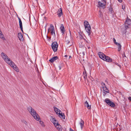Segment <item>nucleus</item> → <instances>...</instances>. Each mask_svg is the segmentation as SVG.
I'll use <instances>...</instances> for the list:
<instances>
[{
    "mask_svg": "<svg viewBox=\"0 0 131 131\" xmlns=\"http://www.w3.org/2000/svg\"><path fill=\"white\" fill-rule=\"evenodd\" d=\"M58 12H59V13L58 14L59 17H60L61 16L62 14V8H60V9L58 10Z\"/></svg>",
    "mask_w": 131,
    "mask_h": 131,
    "instance_id": "24",
    "label": "nucleus"
},
{
    "mask_svg": "<svg viewBox=\"0 0 131 131\" xmlns=\"http://www.w3.org/2000/svg\"><path fill=\"white\" fill-rule=\"evenodd\" d=\"M113 41H114V42L115 43V42H116V40H115V39L114 38L113 39Z\"/></svg>",
    "mask_w": 131,
    "mask_h": 131,
    "instance_id": "34",
    "label": "nucleus"
},
{
    "mask_svg": "<svg viewBox=\"0 0 131 131\" xmlns=\"http://www.w3.org/2000/svg\"><path fill=\"white\" fill-rule=\"evenodd\" d=\"M128 99L130 101H131V97L130 96L128 98Z\"/></svg>",
    "mask_w": 131,
    "mask_h": 131,
    "instance_id": "35",
    "label": "nucleus"
},
{
    "mask_svg": "<svg viewBox=\"0 0 131 131\" xmlns=\"http://www.w3.org/2000/svg\"><path fill=\"white\" fill-rule=\"evenodd\" d=\"M50 120L53 123L54 125L58 123V121L53 116H51Z\"/></svg>",
    "mask_w": 131,
    "mask_h": 131,
    "instance_id": "12",
    "label": "nucleus"
},
{
    "mask_svg": "<svg viewBox=\"0 0 131 131\" xmlns=\"http://www.w3.org/2000/svg\"><path fill=\"white\" fill-rule=\"evenodd\" d=\"M86 31L88 33V35H89L91 34V27L90 26L85 27Z\"/></svg>",
    "mask_w": 131,
    "mask_h": 131,
    "instance_id": "16",
    "label": "nucleus"
},
{
    "mask_svg": "<svg viewBox=\"0 0 131 131\" xmlns=\"http://www.w3.org/2000/svg\"><path fill=\"white\" fill-rule=\"evenodd\" d=\"M68 57V56L67 55H65L64 56V57Z\"/></svg>",
    "mask_w": 131,
    "mask_h": 131,
    "instance_id": "39",
    "label": "nucleus"
},
{
    "mask_svg": "<svg viewBox=\"0 0 131 131\" xmlns=\"http://www.w3.org/2000/svg\"><path fill=\"white\" fill-rule=\"evenodd\" d=\"M38 121H39L41 125L43 127H44L45 126V125L43 122L40 120L39 121V120Z\"/></svg>",
    "mask_w": 131,
    "mask_h": 131,
    "instance_id": "29",
    "label": "nucleus"
},
{
    "mask_svg": "<svg viewBox=\"0 0 131 131\" xmlns=\"http://www.w3.org/2000/svg\"><path fill=\"white\" fill-rule=\"evenodd\" d=\"M48 31L50 32L51 35H55L54 27L53 25H51L50 28L48 29Z\"/></svg>",
    "mask_w": 131,
    "mask_h": 131,
    "instance_id": "9",
    "label": "nucleus"
},
{
    "mask_svg": "<svg viewBox=\"0 0 131 131\" xmlns=\"http://www.w3.org/2000/svg\"><path fill=\"white\" fill-rule=\"evenodd\" d=\"M54 125L58 130L59 131H61L62 129L61 126L58 123L55 124Z\"/></svg>",
    "mask_w": 131,
    "mask_h": 131,
    "instance_id": "13",
    "label": "nucleus"
},
{
    "mask_svg": "<svg viewBox=\"0 0 131 131\" xmlns=\"http://www.w3.org/2000/svg\"><path fill=\"white\" fill-rule=\"evenodd\" d=\"M60 29L61 30V32L62 34H63L64 32V28L63 24L61 25V26L60 27Z\"/></svg>",
    "mask_w": 131,
    "mask_h": 131,
    "instance_id": "19",
    "label": "nucleus"
},
{
    "mask_svg": "<svg viewBox=\"0 0 131 131\" xmlns=\"http://www.w3.org/2000/svg\"><path fill=\"white\" fill-rule=\"evenodd\" d=\"M18 19H19V23L20 27H23L22 22L21 20V19H20V18H18Z\"/></svg>",
    "mask_w": 131,
    "mask_h": 131,
    "instance_id": "28",
    "label": "nucleus"
},
{
    "mask_svg": "<svg viewBox=\"0 0 131 131\" xmlns=\"http://www.w3.org/2000/svg\"><path fill=\"white\" fill-rule=\"evenodd\" d=\"M104 85H103L102 86V88L103 89V90L104 91L107 92V93H108L109 92V91L107 89V88L105 86V84L103 83Z\"/></svg>",
    "mask_w": 131,
    "mask_h": 131,
    "instance_id": "21",
    "label": "nucleus"
},
{
    "mask_svg": "<svg viewBox=\"0 0 131 131\" xmlns=\"http://www.w3.org/2000/svg\"><path fill=\"white\" fill-rule=\"evenodd\" d=\"M55 112H56V114L57 115L59 113L61 112L56 107H54Z\"/></svg>",
    "mask_w": 131,
    "mask_h": 131,
    "instance_id": "23",
    "label": "nucleus"
},
{
    "mask_svg": "<svg viewBox=\"0 0 131 131\" xmlns=\"http://www.w3.org/2000/svg\"><path fill=\"white\" fill-rule=\"evenodd\" d=\"M105 102L108 105L111 106V107H114L115 106V104L111 101L108 99H106L105 100Z\"/></svg>",
    "mask_w": 131,
    "mask_h": 131,
    "instance_id": "6",
    "label": "nucleus"
},
{
    "mask_svg": "<svg viewBox=\"0 0 131 131\" xmlns=\"http://www.w3.org/2000/svg\"><path fill=\"white\" fill-rule=\"evenodd\" d=\"M122 9H125V7H124V8H123V6H122Z\"/></svg>",
    "mask_w": 131,
    "mask_h": 131,
    "instance_id": "42",
    "label": "nucleus"
},
{
    "mask_svg": "<svg viewBox=\"0 0 131 131\" xmlns=\"http://www.w3.org/2000/svg\"><path fill=\"white\" fill-rule=\"evenodd\" d=\"M62 67V66H59V70H60L61 69V67Z\"/></svg>",
    "mask_w": 131,
    "mask_h": 131,
    "instance_id": "36",
    "label": "nucleus"
},
{
    "mask_svg": "<svg viewBox=\"0 0 131 131\" xmlns=\"http://www.w3.org/2000/svg\"><path fill=\"white\" fill-rule=\"evenodd\" d=\"M118 2L121 3L122 2V0H118Z\"/></svg>",
    "mask_w": 131,
    "mask_h": 131,
    "instance_id": "37",
    "label": "nucleus"
},
{
    "mask_svg": "<svg viewBox=\"0 0 131 131\" xmlns=\"http://www.w3.org/2000/svg\"><path fill=\"white\" fill-rule=\"evenodd\" d=\"M20 28L21 29V31H22V32H23V27H20Z\"/></svg>",
    "mask_w": 131,
    "mask_h": 131,
    "instance_id": "33",
    "label": "nucleus"
},
{
    "mask_svg": "<svg viewBox=\"0 0 131 131\" xmlns=\"http://www.w3.org/2000/svg\"><path fill=\"white\" fill-rule=\"evenodd\" d=\"M83 76L84 79H85L86 78V71H85V73L83 72Z\"/></svg>",
    "mask_w": 131,
    "mask_h": 131,
    "instance_id": "30",
    "label": "nucleus"
},
{
    "mask_svg": "<svg viewBox=\"0 0 131 131\" xmlns=\"http://www.w3.org/2000/svg\"><path fill=\"white\" fill-rule=\"evenodd\" d=\"M58 114H59V116L61 118L63 119H65V116L63 113H62V112H59V113Z\"/></svg>",
    "mask_w": 131,
    "mask_h": 131,
    "instance_id": "20",
    "label": "nucleus"
},
{
    "mask_svg": "<svg viewBox=\"0 0 131 131\" xmlns=\"http://www.w3.org/2000/svg\"><path fill=\"white\" fill-rule=\"evenodd\" d=\"M52 48L54 52L57 51V50L58 45L57 42H54L51 44Z\"/></svg>",
    "mask_w": 131,
    "mask_h": 131,
    "instance_id": "5",
    "label": "nucleus"
},
{
    "mask_svg": "<svg viewBox=\"0 0 131 131\" xmlns=\"http://www.w3.org/2000/svg\"><path fill=\"white\" fill-rule=\"evenodd\" d=\"M79 37L80 40L79 41L83 45L84 43H83V42L82 41V40L85 42V39L83 38V36L82 35V34L81 33H79Z\"/></svg>",
    "mask_w": 131,
    "mask_h": 131,
    "instance_id": "11",
    "label": "nucleus"
},
{
    "mask_svg": "<svg viewBox=\"0 0 131 131\" xmlns=\"http://www.w3.org/2000/svg\"><path fill=\"white\" fill-rule=\"evenodd\" d=\"M9 63V64L10 65L11 67L14 69V70H15L17 72H18L19 71V70L18 67L16 66L14 63L12 61L11 62H10Z\"/></svg>",
    "mask_w": 131,
    "mask_h": 131,
    "instance_id": "8",
    "label": "nucleus"
},
{
    "mask_svg": "<svg viewBox=\"0 0 131 131\" xmlns=\"http://www.w3.org/2000/svg\"><path fill=\"white\" fill-rule=\"evenodd\" d=\"M1 56L5 61L8 64H9L10 62H12V61L10 59L7 55L3 52L1 53Z\"/></svg>",
    "mask_w": 131,
    "mask_h": 131,
    "instance_id": "2",
    "label": "nucleus"
},
{
    "mask_svg": "<svg viewBox=\"0 0 131 131\" xmlns=\"http://www.w3.org/2000/svg\"><path fill=\"white\" fill-rule=\"evenodd\" d=\"M99 15L100 17H102V13L101 12L99 11Z\"/></svg>",
    "mask_w": 131,
    "mask_h": 131,
    "instance_id": "31",
    "label": "nucleus"
},
{
    "mask_svg": "<svg viewBox=\"0 0 131 131\" xmlns=\"http://www.w3.org/2000/svg\"><path fill=\"white\" fill-rule=\"evenodd\" d=\"M58 58V57L57 56L54 57L50 59L49 61L51 63H52L54 61L57 60Z\"/></svg>",
    "mask_w": 131,
    "mask_h": 131,
    "instance_id": "18",
    "label": "nucleus"
},
{
    "mask_svg": "<svg viewBox=\"0 0 131 131\" xmlns=\"http://www.w3.org/2000/svg\"><path fill=\"white\" fill-rule=\"evenodd\" d=\"M99 7H105L106 5V2L105 0L102 1L101 2H98Z\"/></svg>",
    "mask_w": 131,
    "mask_h": 131,
    "instance_id": "10",
    "label": "nucleus"
},
{
    "mask_svg": "<svg viewBox=\"0 0 131 131\" xmlns=\"http://www.w3.org/2000/svg\"><path fill=\"white\" fill-rule=\"evenodd\" d=\"M9 63V64L10 65L11 67L14 69V70H15L17 72H18L19 71V70L18 67L16 66L14 63L12 61L11 62H10Z\"/></svg>",
    "mask_w": 131,
    "mask_h": 131,
    "instance_id": "7",
    "label": "nucleus"
},
{
    "mask_svg": "<svg viewBox=\"0 0 131 131\" xmlns=\"http://www.w3.org/2000/svg\"><path fill=\"white\" fill-rule=\"evenodd\" d=\"M85 106H86L88 109H90L91 108V105L89 104L88 103L87 101H86L85 103Z\"/></svg>",
    "mask_w": 131,
    "mask_h": 131,
    "instance_id": "22",
    "label": "nucleus"
},
{
    "mask_svg": "<svg viewBox=\"0 0 131 131\" xmlns=\"http://www.w3.org/2000/svg\"><path fill=\"white\" fill-rule=\"evenodd\" d=\"M98 54L100 58L104 60V59L105 55L103 54L102 52H99Z\"/></svg>",
    "mask_w": 131,
    "mask_h": 131,
    "instance_id": "17",
    "label": "nucleus"
},
{
    "mask_svg": "<svg viewBox=\"0 0 131 131\" xmlns=\"http://www.w3.org/2000/svg\"><path fill=\"white\" fill-rule=\"evenodd\" d=\"M70 36L68 37L67 35H66L65 40V43L69 46H71L73 44V42H72V41H70L71 40V32L70 31Z\"/></svg>",
    "mask_w": 131,
    "mask_h": 131,
    "instance_id": "3",
    "label": "nucleus"
},
{
    "mask_svg": "<svg viewBox=\"0 0 131 131\" xmlns=\"http://www.w3.org/2000/svg\"><path fill=\"white\" fill-rule=\"evenodd\" d=\"M123 56H124V57H126V56L124 53V54L123 55Z\"/></svg>",
    "mask_w": 131,
    "mask_h": 131,
    "instance_id": "38",
    "label": "nucleus"
},
{
    "mask_svg": "<svg viewBox=\"0 0 131 131\" xmlns=\"http://www.w3.org/2000/svg\"><path fill=\"white\" fill-rule=\"evenodd\" d=\"M70 130L71 131H73L72 129L71 128L70 129Z\"/></svg>",
    "mask_w": 131,
    "mask_h": 131,
    "instance_id": "41",
    "label": "nucleus"
},
{
    "mask_svg": "<svg viewBox=\"0 0 131 131\" xmlns=\"http://www.w3.org/2000/svg\"><path fill=\"white\" fill-rule=\"evenodd\" d=\"M27 109L30 114L37 121H39L40 120V118L39 115L36 113L34 110L31 107L29 106L27 107Z\"/></svg>",
    "mask_w": 131,
    "mask_h": 131,
    "instance_id": "1",
    "label": "nucleus"
},
{
    "mask_svg": "<svg viewBox=\"0 0 131 131\" xmlns=\"http://www.w3.org/2000/svg\"><path fill=\"white\" fill-rule=\"evenodd\" d=\"M18 37L20 41H24L23 36L21 33H19L18 34Z\"/></svg>",
    "mask_w": 131,
    "mask_h": 131,
    "instance_id": "15",
    "label": "nucleus"
},
{
    "mask_svg": "<svg viewBox=\"0 0 131 131\" xmlns=\"http://www.w3.org/2000/svg\"><path fill=\"white\" fill-rule=\"evenodd\" d=\"M71 57V56H69V59H70V58Z\"/></svg>",
    "mask_w": 131,
    "mask_h": 131,
    "instance_id": "43",
    "label": "nucleus"
},
{
    "mask_svg": "<svg viewBox=\"0 0 131 131\" xmlns=\"http://www.w3.org/2000/svg\"><path fill=\"white\" fill-rule=\"evenodd\" d=\"M23 123L24 124H25L26 125H27L28 123L27 122L25 121H23Z\"/></svg>",
    "mask_w": 131,
    "mask_h": 131,
    "instance_id": "32",
    "label": "nucleus"
},
{
    "mask_svg": "<svg viewBox=\"0 0 131 131\" xmlns=\"http://www.w3.org/2000/svg\"><path fill=\"white\" fill-rule=\"evenodd\" d=\"M124 25L126 29L131 28V20L127 18L125 23Z\"/></svg>",
    "mask_w": 131,
    "mask_h": 131,
    "instance_id": "4",
    "label": "nucleus"
},
{
    "mask_svg": "<svg viewBox=\"0 0 131 131\" xmlns=\"http://www.w3.org/2000/svg\"><path fill=\"white\" fill-rule=\"evenodd\" d=\"M84 26L85 27L90 26V25L89 24V22L86 21H84Z\"/></svg>",
    "mask_w": 131,
    "mask_h": 131,
    "instance_id": "26",
    "label": "nucleus"
},
{
    "mask_svg": "<svg viewBox=\"0 0 131 131\" xmlns=\"http://www.w3.org/2000/svg\"><path fill=\"white\" fill-rule=\"evenodd\" d=\"M79 44H81V45H82V46H83V45H84H84H83L82 44H81V43L80 42V43H79Z\"/></svg>",
    "mask_w": 131,
    "mask_h": 131,
    "instance_id": "40",
    "label": "nucleus"
},
{
    "mask_svg": "<svg viewBox=\"0 0 131 131\" xmlns=\"http://www.w3.org/2000/svg\"><path fill=\"white\" fill-rule=\"evenodd\" d=\"M115 44L118 47V51H119L121 49V46L119 43L117 42H115Z\"/></svg>",
    "mask_w": 131,
    "mask_h": 131,
    "instance_id": "25",
    "label": "nucleus"
},
{
    "mask_svg": "<svg viewBox=\"0 0 131 131\" xmlns=\"http://www.w3.org/2000/svg\"><path fill=\"white\" fill-rule=\"evenodd\" d=\"M82 121L80 123V124L81 129H82L83 127L84 126V122L83 121H82Z\"/></svg>",
    "mask_w": 131,
    "mask_h": 131,
    "instance_id": "27",
    "label": "nucleus"
},
{
    "mask_svg": "<svg viewBox=\"0 0 131 131\" xmlns=\"http://www.w3.org/2000/svg\"><path fill=\"white\" fill-rule=\"evenodd\" d=\"M107 62H112V60L111 58L109 57L105 56V57H104V60Z\"/></svg>",
    "mask_w": 131,
    "mask_h": 131,
    "instance_id": "14",
    "label": "nucleus"
},
{
    "mask_svg": "<svg viewBox=\"0 0 131 131\" xmlns=\"http://www.w3.org/2000/svg\"><path fill=\"white\" fill-rule=\"evenodd\" d=\"M88 48L89 49V48H90V47H88Z\"/></svg>",
    "mask_w": 131,
    "mask_h": 131,
    "instance_id": "44",
    "label": "nucleus"
}]
</instances>
